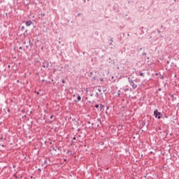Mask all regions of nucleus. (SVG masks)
Segmentation results:
<instances>
[{
	"mask_svg": "<svg viewBox=\"0 0 179 179\" xmlns=\"http://www.w3.org/2000/svg\"><path fill=\"white\" fill-rule=\"evenodd\" d=\"M129 83H130V86H131L132 89H136L138 87V85L135 83L134 80H132L131 78H128Z\"/></svg>",
	"mask_w": 179,
	"mask_h": 179,
	"instance_id": "f257e3e1",
	"label": "nucleus"
},
{
	"mask_svg": "<svg viewBox=\"0 0 179 179\" xmlns=\"http://www.w3.org/2000/svg\"><path fill=\"white\" fill-rule=\"evenodd\" d=\"M154 115L155 118H157L158 120H160V118H162V113L159 112L157 109H155L154 110Z\"/></svg>",
	"mask_w": 179,
	"mask_h": 179,
	"instance_id": "f03ea898",
	"label": "nucleus"
},
{
	"mask_svg": "<svg viewBox=\"0 0 179 179\" xmlns=\"http://www.w3.org/2000/svg\"><path fill=\"white\" fill-rule=\"evenodd\" d=\"M50 64L48 63V62L45 61L44 62H43L42 64V66L43 68H48Z\"/></svg>",
	"mask_w": 179,
	"mask_h": 179,
	"instance_id": "7ed1b4c3",
	"label": "nucleus"
},
{
	"mask_svg": "<svg viewBox=\"0 0 179 179\" xmlns=\"http://www.w3.org/2000/svg\"><path fill=\"white\" fill-rule=\"evenodd\" d=\"M31 24H33V22H31V20H28L25 22V25L27 26V27H29V26H31Z\"/></svg>",
	"mask_w": 179,
	"mask_h": 179,
	"instance_id": "20e7f679",
	"label": "nucleus"
},
{
	"mask_svg": "<svg viewBox=\"0 0 179 179\" xmlns=\"http://www.w3.org/2000/svg\"><path fill=\"white\" fill-rule=\"evenodd\" d=\"M43 16H45V13H41L40 14H38V17H39V19H41V20H43Z\"/></svg>",
	"mask_w": 179,
	"mask_h": 179,
	"instance_id": "39448f33",
	"label": "nucleus"
},
{
	"mask_svg": "<svg viewBox=\"0 0 179 179\" xmlns=\"http://www.w3.org/2000/svg\"><path fill=\"white\" fill-rule=\"evenodd\" d=\"M52 150H54V152H57V150H59V148L57 147H54V146H51Z\"/></svg>",
	"mask_w": 179,
	"mask_h": 179,
	"instance_id": "423d86ee",
	"label": "nucleus"
},
{
	"mask_svg": "<svg viewBox=\"0 0 179 179\" xmlns=\"http://www.w3.org/2000/svg\"><path fill=\"white\" fill-rule=\"evenodd\" d=\"M80 100H82V97L80 95H78L77 100H75V101L78 103V101H80Z\"/></svg>",
	"mask_w": 179,
	"mask_h": 179,
	"instance_id": "0eeeda50",
	"label": "nucleus"
},
{
	"mask_svg": "<svg viewBox=\"0 0 179 179\" xmlns=\"http://www.w3.org/2000/svg\"><path fill=\"white\" fill-rule=\"evenodd\" d=\"M99 107H100V108H101V109H100L101 111H103V110H104V105H103V104L101 103Z\"/></svg>",
	"mask_w": 179,
	"mask_h": 179,
	"instance_id": "6e6552de",
	"label": "nucleus"
},
{
	"mask_svg": "<svg viewBox=\"0 0 179 179\" xmlns=\"http://www.w3.org/2000/svg\"><path fill=\"white\" fill-rule=\"evenodd\" d=\"M43 164L45 166V167H47V166H48V162H47V159H45V160L43 162Z\"/></svg>",
	"mask_w": 179,
	"mask_h": 179,
	"instance_id": "1a4fd4ad",
	"label": "nucleus"
},
{
	"mask_svg": "<svg viewBox=\"0 0 179 179\" xmlns=\"http://www.w3.org/2000/svg\"><path fill=\"white\" fill-rule=\"evenodd\" d=\"M29 45H33V43H31V40L29 39Z\"/></svg>",
	"mask_w": 179,
	"mask_h": 179,
	"instance_id": "9d476101",
	"label": "nucleus"
},
{
	"mask_svg": "<svg viewBox=\"0 0 179 179\" xmlns=\"http://www.w3.org/2000/svg\"><path fill=\"white\" fill-rule=\"evenodd\" d=\"M145 125H146V122H142V127H145Z\"/></svg>",
	"mask_w": 179,
	"mask_h": 179,
	"instance_id": "9b49d317",
	"label": "nucleus"
},
{
	"mask_svg": "<svg viewBox=\"0 0 179 179\" xmlns=\"http://www.w3.org/2000/svg\"><path fill=\"white\" fill-rule=\"evenodd\" d=\"M139 75H140V76H145L143 75V73H142V72H139Z\"/></svg>",
	"mask_w": 179,
	"mask_h": 179,
	"instance_id": "f8f14e48",
	"label": "nucleus"
},
{
	"mask_svg": "<svg viewBox=\"0 0 179 179\" xmlns=\"http://www.w3.org/2000/svg\"><path fill=\"white\" fill-rule=\"evenodd\" d=\"M24 26H22V27H21V31H23V30H24Z\"/></svg>",
	"mask_w": 179,
	"mask_h": 179,
	"instance_id": "ddd939ff",
	"label": "nucleus"
},
{
	"mask_svg": "<svg viewBox=\"0 0 179 179\" xmlns=\"http://www.w3.org/2000/svg\"><path fill=\"white\" fill-rule=\"evenodd\" d=\"M129 89H128V88L124 89V92H129Z\"/></svg>",
	"mask_w": 179,
	"mask_h": 179,
	"instance_id": "4468645a",
	"label": "nucleus"
},
{
	"mask_svg": "<svg viewBox=\"0 0 179 179\" xmlns=\"http://www.w3.org/2000/svg\"><path fill=\"white\" fill-rule=\"evenodd\" d=\"M120 92H121V90H118V92H117V95H118V96H120Z\"/></svg>",
	"mask_w": 179,
	"mask_h": 179,
	"instance_id": "2eb2a0df",
	"label": "nucleus"
},
{
	"mask_svg": "<svg viewBox=\"0 0 179 179\" xmlns=\"http://www.w3.org/2000/svg\"><path fill=\"white\" fill-rule=\"evenodd\" d=\"M95 108H99V104L95 105Z\"/></svg>",
	"mask_w": 179,
	"mask_h": 179,
	"instance_id": "dca6fc26",
	"label": "nucleus"
},
{
	"mask_svg": "<svg viewBox=\"0 0 179 179\" xmlns=\"http://www.w3.org/2000/svg\"><path fill=\"white\" fill-rule=\"evenodd\" d=\"M142 55H146V52H143L142 53Z\"/></svg>",
	"mask_w": 179,
	"mask_h": 179,
	"instance_id": "f3484780",
	"label": "nucleus"
},
{
	"mask_svg": "<svg viewBox=\"0 0 179 179\" xmlns=\"http://www.w3.org/2000/svg\"><path fill=\"white\" fill-rule=\"evenodd\" d=\"M98 91L99 92V93H101V89L99 88Z\"/></svg>",
	"mask_w": 179,
	"mask_h": 179,
	"instance_id": "a211bd4d",
	"label": "nucleus"
},
{
	"mask_svg": "<svg viewBox=\"0 0 179 179\" xmlns=\"http://www.w3.org/2000/svg\"><path fill=\"white\" fill-rule=\"evenodd\" d=\"M26 33H27V29L25 30V32L24 33V36H26Z\"/></svg>",
	"mask_w": 179,
	"mask_h": 179,
	"instance_id": "6ab92c4d",
	"label": "nucleus"
},
{
	"mask_svg": "<svg viewBox=\"0 0 179 179\" xmlns=\"http://www.w3.org/2000/svg\"><path fill=\"white\" fill-rule=\"evenodd\" d=\"M97 121L99 122V124H101V122L100 121V119H97Z\"/></svg>",
	"mask_w": 179,
	"mask_h": 179,
	"instance_id": "aec40b11",
	"label": "nucleus"
},
{
	"mask_svg": "<svg viewBox=\"0 0 179 179\" xmlns=\"http://www.w3.org/2000/svg\"><path fill=\"white\" fill-rule=\"evenodd\" d=\"M96 97H99V93H96Z\"/></svg>",
	"mask_w": 179,
	"mask_h": 179,
	"instance_id": "412c9836",
	"label": "nucleus"
},
{
	"mask_svg": "<svg viewBox=\"0 0 179 179\" xmlns=\"http://www.w3.org/2000/svg\"><path fill=\"white\" fill-rule=\"evenodd\" d=\"M19 50H23V48H22V46H20V47L19 48Z\"/></svg>",
	"mask_w": 179,
	"mask_h": 179,
	"instance_id": "4be33fe9",
	"label": "nucleus"
},
{
	"mask_svg": "<svg viewBox=\"0 0 179 179\" xmlns=\"http://www.w3.org/2000/svg\"><path fill=\"white\" fill-rule=\"evenodd\" d=\"M62 83H65V80L63 79V80H62Z\"/></svg>",
	"mask_w": 179,
	"mask_h": 179,
	"instance_id": "5701e85b",
	"label": "nucleus"
},
{
	"mask_svg": "<svg viewBox=\"0 0 179 179\" xmlns=\"http://www.w3.org/2000/svg\"><path fill=\"white\" fill-rule=\"evenodd\" d=\"M158 92H162V88H159Z\"/></svg>",
	"mask_w": 179,
	"mask_h": 179,
	"instance_id": "b1692460",
	"label": "nucleus"
},
{
	"mask_svg": "<svg viewBox=\"0 0 179 179\" xmlns=\"http://www.w3.org/2000/svg\"><path fill=\"white\" fill-rule=\"evenodd\" d=\"M73 141H76V137H73Z\"/></svg>",
	"mask_w": 179,
	"mask_h": 179,
	"instance_id": "393cba45",
	"label": "nucleus"
},
{
	"mask_svg": "<svg viewBox=\"0 0 179 179\" xmlns=\"http://www.w3.org/2000/svg\"><path fill=\"white\" fill-rule=\"evenodd\" d=\"M163 78H164V76H162V75H160V78H161V79H163Z\"/></svg>",
	"mask_w": 179,
	"mask_h": 179,
	"instance_id": "a878e982",
	"label": "nucleus"
},
{
	"mask_svg": "<svg viewBox=\"0 0 179 179\" xmlns=\"http://www.w3.org/2000/svg\"><path fill=\"white\" fill-rule=\"evenodd\" d=\"M157 33L160 34L161 33L160 30L157 29Z\"/></svg>",
	"mask_w": 179,
	"mask_h": 179,
	"instance_id": "bb28decb",
	"label": "nucleus"
},
{
	"mask_svg": "<svg viewBox=\"0 0 179 179\" xmlns=\"http://www.w3.org/2000/svg\"><path fill=\"white\" fill-rule=\"evenodd\" d=\"M80 15H82V13H79L78 14V16H80Z\"/></svg>",
	"mask_w": 179,
	"mask_h": 179,
	"instance_id": "cd10ccee",
	"label": "nucleus"
},
{
	"mask_svg": "<svg viewBox=\"0 0 179 179\" xmlns=\"http://www.w3.org/2000/svg\"><path fill=\"white\" fill-rule=\"evenodd\" d=\"M110 43H113V38L110 40Z\"/></svg>",
	"mask_w": 179,
	"mask_h": 179,
	"instance_id": "c85d7f7f",
	"label": "nucleus"
},
{
	"mask_svg": "<svg viewBox=\"0 0 179 179\" xmlns=\"http://www.w3.org/2000/svg\"><path fill=\"white\" fill-rule=\"evenodd\" d=\"M138 51H142V48H140Z\"/></svg>",
	"mask_w": 179,
	"mask_h": 179,
	"instance_id": "c756f323",
	"label": "nucleus"
},
{
	"mask_svg": "<svg viewBox=\"0 0 179 179\" xmlns=\"http://www.w3.org/2000/svg\"><path fill=\"white\" fill-rule=\"evenodd\" d=\"M109 44L110 45H113V42H110Z\"/></svg>",
	"mask_w": 179,
	"mask_h": 179,
	"instance_id": "7c9ffc66",
	"label": "nucleus"
},
{
	"mask_svg": "<svg viewBox=\"0 0 179 179\" xmlns=\"http://www.w3.org/2000/svg\"><path fill=\"white\" fill-rule=\"evenodd\" d=\"M88 103H92V101H88Z\"/></svg>",
	"mask_w": 179,
	"mask_h": 179,
	"instance_id": "2f4dec72",
	"label": "nucleus"
},
{
	"mask_svg": "<svg viewBox=\"0 0 179 179\" xmlns=\"http://www.w3.org/2000/svg\"><path fill=\"white\" fill-rule=\"evenodd\" d=\"M38 171H41V169H38Z\"/></svg>",
	"mask_w": 179,
	"mask_h": 179,
	"instance_id": "473e14b6",
	"label": "nucleus"
},
{
	"mask_svg": "<svg viewBox=\"0 0 179 179\" xmlns=\"http://www.w3.org/2000/svg\"><path fill=\"white\" fill-rule=\"evenodd\" d=\"M52 117H53V116H52V115H51V116H50V119H52Z\"/></svg>",
	"mask_w": 179,
	"mask_h": 179,
	"instance_id": "72a5a7b5",
	"label": "nucleus"
},
{
	"mask_svg": "<svg viewBox=\"0 0 179 179\" xmlns=\"http://www.w3.org/2000/svg\"><path fill=\"white\" fill-rule=\"evenodd\" d=\"M64 162H66V159H64Z\"/></svg>",
	"mask_w": 179,
	"mask_h": 179,
	"instance_id": "f704fd0d",
	"label": "nucleus"
},
{
	"mask_svg": "<svg viewBox=\"0 0 179 179\" xmlns=\"http://www.w3.org/2000/svg\"><path fill=\"white\" fill-rule=\"evenodd\" d=\"M161 29H163V25H161Z\"/></svg>",
	"mask_w": 179,
	"mask_h": 179,
	"instance_id": "c9c22d12",
	"label": "nucleus"
},
{
	"mask_svg": "<svg viewBox=\"0 0 179 179\" xmlns=\"http://www.w3.org/2000/svg\"><path fill=\"white\" fill-rule=\"evenodd\" d=\"M155 75H156V76H157L159 75V73H157Z\"/></svg>",
	"mask_w": 179,
	"mask_h": 179,
	"instance_id": "e433bc0d",
	"label": "nucleus"
},
{
	"mask_svg": "<svg viewBox=\"0 0 179 179\" xmlns=\"http://www.w3.org/2000/svg\"><path fill=\"white\" fill-rule=\"evenodd\" d=\"M8 68H10V65H8Z\"/></svg>",
	"mask_w": 179,
	"mask_h": 179,
	"instance_id": "4c0bfd02",
	"label": "nucleus"
},
{
	"mask_svg": "<svg viewBox=\"0 0 179 179\" xmlns=\"http://www.w3.org/2000/svg\"><path fill=\"white\" fill-rule=\"evenodd\" d=\"M26 117V115H24V116H22V118H24Z\"/></svg>",
	"mask_w": 179,
	"mask_h": 179,
	"instance_id": "58836bf2",
	"label": "nucleus"
},
{
	"mask_svg": "<svg viewBox=\"0 0 179 179\" xmlns=\"http://www.w3.org/2000/svg\"><path fill=\"white\" fill-rule=\"evenodd\" d=\"M26 117V115H24V116H22V118H24Z\"/></svg>",
	"mask_w": 179,
	"mask_h": 179,
	"instance_id": "ea45409f",
	"label": "nucleus"
},
{
	"mask_svg": "<svg viewBox=\"0 0 179 179\" xmlns=\"http://www.w3.org/2000/svg\"><path fill=\"white\" fill-rule=\"evenodd\" d=\"M85 100H87V97H85Z\"/></svg>",
	"mask_w": 179,
	"mask_h": 179,
	"instance_id": "a19ab883",
	"label": "nucleus"
},
{
	"mask_svg": "<svg viewBox=\"0 0 179 179\" xmlns=\"http://www.w3.org/2000/svg\"><path fill=\"white\" fill-rule=\"evenodd\" d=\"M87 124H90V122H88Z\"/></svg>",
	"mask_w": 179,
	"mask_h": 179,
	"instance_id": "79ce46f5",
	"label": "nucleus"
},
{
	"mask_svg": "<svg viewBox=\"0 0 179 179\" xmlns=\"http://www.w3.org/2000/svg\"><path fill=\"white\" fill-rule=\"evenodd\" d=\"M97 127H100V125H99V124H97Z\"/></svg>",
	"mask_w": 179,
	"mask_h": 179,
	"instance_id": "37998d69",
	"label": "nucleus"
},
{
	"mask_svg": "<svg viewBox=\"0 0 179 179\" xmlns=\"http://www.w3.org/2000/svg\"><path fill=\"white\" fill-rule=\"evenodd\" d=\"M127 36H129V34H128Z\"/></svg>",
	"mask_w": 179,
	"mask_h": 179,
	"instance_id": "c03bdc74",
	"label": "nucleus"
},
{
	"mask_svg": "<svg viewBox=\"0 0 179 179\" xmlns=\"http://www.w3.org/2000/svg\"><path fill=\"white\" fill-rule=\"evenodd\" d=\"M37 93V94H39V92H36Z\"/></svg>",
	"mask_w": 179,
	"mask_h": 179,
	"instance_id": "a18cd8bd",
	"label": "nucleus"
},
{
	"mask_svg": "<svg viewBox=\"0 0 179 179\" xmlns=\"http://www.w3.org/2000/svg\"><path fill=\"white\" fill-rule=\"evenodd\" d=\"M166 83H164V86H166Z\"/></svg>",
	"mask_w": 179,
	"mask_h": 179,
	"instance_id": "49530a36",
	"label": "nucleus"
},
{
	"mask_svg": "<svg viewBox=\"0 0 179 179\" xmlns=\"http://www.w3.org/2000/svg\"><path fill=\"white\" fill-rule=\"evenodd\" d=\"M3 146H4V145H2V148H3Z\"/></svg>",
	"mask_w": 179,
	"mask_h": 179,
	"instance_id": "de8ad7c7",
	"label": "nucleus"
},
{
	"mask_svg": "<svg viewBox=\"0 0 179 179\" xmlns=\"http://www.w3.org/2000/svg\"><path fill=\"white\" fill-rule=\"evenodd\" d=\"M24 44H26V42H24Z\"/></svg>",
	"mask_w": 179,
	"mask_h": 179,
	"instance_id": "09e8293b",
	"label": "nucleus"
},
{
	"mask_svg": "<svg viewBox=\"0 0 179 179\" xmlns=\"http://www.w3.org/2000/svg\"><path fill=\"white\" fill-rule=\"evenodd\" d=\"M107 110H108V107H107Z\"/></svg>",
	"mask_w": 179,
	"mask_h": 179,
	"instance_id": "8fccbe9b",
	"label": "nucleus"
},
{
	"mask_svg": "<svg viewBox=\"0 0 179 179\" xmlns=\"http://www.w3.org/2000/svg\"><path fill=\"white\" fill-rule=\"evenodd\" d=\"M92 125H93V123H92Z\"/></svg>",
	"mask_w": 179,
	"mask_h": 179,
	"instance_id": "3c124183",
	"label": "nucleus"
}]
</instances>
